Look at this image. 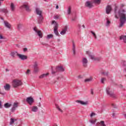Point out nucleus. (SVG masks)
I'll list each match as a JSON object with an SVG mask.
<instances>
[{"label":"nucleus","instance_id":"obj_1","mask_svg":"<svg viewBox=\"0 0 126 126\" xmlns=\"http://www.w3.org/2000/svg\"><path fill=\"white\" fill-rule=\"evenodd\" d=\"M125 12H126V10L124 9L122 10V11H118L119 16L120 18V24L119 25V27H122V26H124V24L126 22V14Z\"/></svg>","mask_w":126,"mask_h":126},{"label":"nucleus","instance_id":"obj_2","mask_svg":"<svg viewBox=\"0 0 126 126\" xmlns=\"http://www.w3.org/2000/svg\"><path fill=\"white\" fill-rule=\"evenodd\" d=\"M36 14L37 15H39L38 18V23H41L42 22L43 19H44V17H43V15H42V11L40 10V9L39 8H36L35 9Z\"/></svg>","mask_w":126,"mask_h":126},{"label":"nucleus","instance_id":"obj_3","mask_svg":"<svg viewBox=\"0 0 126 126\" xmlns=\"http://www.w3.org/2000/svg\"><path fill=\"white\" fill-rule=\"evenodd\" d=\"M21 85H22V82L21 81L18 80L13 81V86L14 88H16V87H18V86H20Z\"/></svg>","mask_w":126,"mask_h":126},{"label":"nucleus","instance_id":"obj_4","mask_svg":"<svg viewBox=\"0 0 126 126\" xmlns=\"http://www.w3.org/2000/svg\"><path fill=\"white\" fill-rule=\"evenodd\" d=\"M56 71H52V74H55L56 72H59V71H64V68L63 67V66H58L56 68Z\"/></svg>","mask_w":126,"mask_h":126},{"label":"nucleus","instance_id":"obj_5","mask_svg":"<svg viewBox=\"0 0 126 126\" xmlns=\"http://www.w3.org/2000/svg\"><path fill=\"white\" fill-rule=\"evenodd\" d=\"M106 93L107 95H109L110 97L112 98H116V94L110 91V87H107L106 88Z\"/></svg>","mask_w":126,"mask_h":126},{"label":"nucleus","instance_id":"obj_6","mask_svg":"<svg viewBox=\"0 0 126 126\" xmlns=\"http://www.w3.org/2000/svg\"><path fill=\"white\" fill-rule=\"evenodd\" d=\"M55 23V25L54 27V33L57 35V36H59V32L58 31V24L55 21H52V24H54Z\"/></svg>","mask_w":126,"mask_h":126},{"label":"nucleus","instance_id":"obj_7","mask_svg":"<svg viewBox=\"0 0 126 126\" xmlns=\"http://www.w3.org/2000/svg\"><path fill=\"white\" fill-rule=\"evenodd\" d=\"M26 101L31 106V105L34 103V99H33L31 96H30L27 98Z\"/></svg>","mask_w":126,"mask_h":126},{"label":"nucleus","instance_id":"obj_8","mask_svg":"<svg viewBox=\"0 0 126 126\" xmlns=\"http://www.w3.org/2000/svg\"><path fill=\"white\" fill-rule=\"evenodd\" d=\"M18 57H19V59H20L22 61L27 60L28 59L27 56H25L24 55L18 54Z\"/></svg>","mask_w":126,"mask_h":126},{"label":"nucleus","instance_id":"obj_9","mask_svg":"<svg viewBox=\"0 0 126 126\" xmlns=\"http://www.w3.org/2000/svg\"><path fill=\"white\" fill-rule=\"evenodd\" d=\"M82 63L83 66L86 67L87 66V63H88V60H87V59L83 58L82 60Z\"/></svg>","mask_w":126,"mask_h":126},{"label":"nucleus","instance_id":"obj_10","mask_svg":"<svg viewBox=\"0 0 126 126\" xmlns=\"http://www.w3.org/2000/svg\"><path fill=\"white\" fill-rule=\"evenodd\" d=\"M112 11V7L110 5H108L106 8V12L107 14H110V12Z\"/></svg>","mask_w":126,"mask_h":126},{"label":"nucleus","instance_id":"obj_11","mask_svg":"<svg viewBox=\"0 0 126 126\" xmlns=\"http://www.w3.org/2000/svg\"><path fill=\"white\" fill-rule=\"evenodd\" d=\"M4 26L6 27V28L8 29H11V25L9 24L7 21H4Z\"/></svg>","mask_w":126,"mask_h":126},{"label":"nucleus","instance_id":"obj_12","mask_svg":"<svg viewBox=\"0 0 126 126\" xmlns=\"http://www.w3.org/2000/svg\"><path fill=\"white\" fill-rule=\"evenodd\" d=\"M86 6L89 7V8H92L93 7V4L90 2L89 1H87L85 3Z\"/></svg>","mask_w":126,"mask_h":126},{"label":"nucleus","instance_id":"obj_13","mask_svg":"<svg viewBox=\"0 0 126 126\" xmlns=\"http://www.w3.org/2000/svg\"><path fill=\"white\" fill-rule=\"evenodd\" d=\"M89 57H90V59L91 60H93V61H100L101 58H95V57H94V55H89Z\"/></svg>","mask_w":126,"mask_h":126},{"label":"nucleus","instance_id":"obj_14","mask_svg":"<svg viewBox=\"0 0 126 126\" xmlns=\"http://www.w3.org/2000/svg\"><path fill=\"white\" fill-rule=\"evenodd\" d=\"M18 55H19V54H18L16 51L12 52L10 53V55L13 58H15V57H16V56H18Z\"/></svg>","mask_w":126,"mask_h":126},{"label":"nucleus","instance_id":"obj_15","mask_svg":"<svg viewBox=\"0 0 126 126\" xmlns=\"http://www.w3.org/2000/svg\"><path fill=\"white\" fill-rule=\"evenodd\" d=\"M22 7H24V8H25L27 11H31V9H30V8H29V6H28V5L24 4L22 6Z\"/></svg>","mask_w":126,"mask_h":126},{"label":"nucleus","instance_id":"obj_16","mask_svg":"<svg viewBox=\"0 0 126 126\" xmlns=\"http://www.w3.org/2000/svg\"><path fill=\"white\" fill-rule=\"evenodd\" d=\"M76 102L77 103H80L81 105H88V101L84 102L83 101H81V100H76Z\"/></svg>","mask_w":126,"mask_h":126},{"label":"nucleus","instance_id":"obj_17","mask_svg":"<svg viewBox=\"0 0 126 126\" xmlns=\"http://www.w3.org/2000/svg\"><path fill=\"white\" fill-rule=\"evenodd\" d=\"M95 126H106V125L105 124V122L104 121H100V123H97V124H95Z\"/></svg>","mask_w":126,"mask_h":126},{"label":"nucleus","instance_id":"obj_18","mask_svg":"<svg viewBox=\"0 0 126 126\" xmlns=\"http://www.w3.org/2000/svg\"><path fill=\"white\" fill-rule=\"evenodd\" d=\"M66 31H67V27H65L64 29L60 32V34L61 35H64L66 33Z\"/></svg>","mask_w":126,"mask_h":126},{"label":"nucleus","instance_id":"obj_19","mask_svg":"<svg viewBox=\"0 0 126 126\" xmlns=\"http://www.w3.org/2000/svg\"><path fill=\"white\" fill-rule=\"evenodd\" d=\"M120 40H123V42L126 44V35H121Z\"/></svg>","mask_w":126,"mask_h":126},{"label":"nucleus","instance_id":"obj_20","mask_svg":"<svg viewBox=\"0 0 126 126\" xmlns=\"http://www.w3.org/2000/svg\"><path fill=\"white\" fill-rule=\"evenodd\" d=\"M36 32L37 33L39 38H43V33L41 32V31H36Z\"/></svg>","mask_w":126,"mask_h":126},{"label":"nucleus","instance_id":"obj_21","mask_svg":"<svg viewBox=\"0 0 126 126\" xmlns=\"http://www.w3.org/2000/svg\"><path fill=\"white\" fill-rule=\"evenodd\" d=\"M4 88L5 90H6V91H8L10 90V85H9V84H6L5 86H4Z\"/></svg>","mask_w":126,"mask_h":126},{"label":"nucleus","instance_id":"obj_22","mask_svg":"<svg viewBox=\"0 0 126 126\" xmlns=\"http://www.w3.org/2000/svg\"><path fill=\"white\" fill-rule=\"evenodd\" d=\"M10 7L11 11H14L15 6H14V4H13V3H11Z\"/></svg>","mask_w":126,"mask_h":126},{"label":"nucleus","instance_id":"obj_23","mask_svg":"<svg viewBox=\"0 0 126 126\" xmlns=\"http://www.w3.org/2000/svg\"><path fill=\"white\" fill-rule=\"evenodd\" d=\"M32 112H36L38 111V107L37 106H33L32 109Z\"/></svg>","mask_w":126,"mask_h":126},{"label":"nucleus","instance_id":"obj_24","mask_svg":"<svg viewBox=\"0 0 126 126\" xmlns=\"http://www.w3.org/2000/svg\"><path fill=\"white\" fill-rule=\"evenodd\" d=\"M48 75H49V74L48 73H46V74H42V75L39 76V78H44V77H46V76H48Z\"/></svg>","mask_w":126,"mask_h":126},{"label":"nucleus","instance_id":"obj_25","mask_svg":"<svg viewBox=\"0 0 126 126\" xmlns=\"http://www.w3.org/2000/svg\"><path fill=\"white\" fill-rule=\"evenodd\" d=\"M72 50H73V55H75V44L73 42Z\"/></svg>","mask_w":126,"mask_h":126},{"label":"nucleus","instance_id":"obj_26","mask_svg":"<svg viewBox=\"0 0 126 126\" xmlns=\"http://www.w3.org/2000/svg\"><path fill=\"white\" fill-rule=\"evenodd\" d=\"M11 106V104L8 103H6L4 105V106L6 108H10Z\"/></svg>","mask_w":126,"mask_h":126},{"label":"nucleus","instance_id":"obj_27","mask_svg":"<svg viewBox=\"0 0 126 126\" xmlns=\"http://www.w3.org/2000/svg\"><path fill=\"white\" fill-rule=\"evenodd\" d=\"M92 79H93V78H92V77H90L89 78L86 79L85 80V82H90V81H92Z\"/></svg>","mask_w":126,"mask_h":126},{"label":"nucleus","instance_id":"obj_28","mask_svg":"<svg viewBox=\"0 0 126 126\" xmlns=\"http://www.w3.org/2000/svg\"><path fill=\"white\" fill-rule=\"evenodd\" d=\"M14 121H17L16 119H14L13 118H11L10 119V125H13L14 124Z\"/></svg>","mask_w":126,"mask_h":126},{"label":"nucleus","instance_id":"obj_29","mask_svg":"<svg viewBox=\"0 0 126 126\" xmlns=\"http://www.w3.org/2000/svg\"><path fill=\"white\" fill-rule=\"evenodd\" d=\"M71 13V7H69L67 10V14L69 15V14H70Z\"/></svg>","mask_w":126,"mask_h":126},{"label":"nucleus","instance_id":"obj_30","mask_svg":"<svg viewBox=\"0 0 126 126\" xmlns=\"http://www.w3.org/2000/svg\"><path fill=\"white\" fill-rule=\"evenodd\" d=\"M53 37H54V35H53V34H48L47 36V39H51V38H53Z\"/></svg>","mask_w":126,"mask_h":126},{"label":"nucleus","instance_id":"obj_31","mask_svg":"<svg viewBox=\"0 0 126 126\" xmlns=\"http://www.w3.org/2000/svg\"><path fill=\"white\" fill-rule=\"evenodd\" d=\"M55 106L56 108L58 109V110L60 111V112H61V113H63V110L61 109V108H60V106H59L58 104H56Z\"/></svg>","mask_w":126,"mask_h":126},{"label":"nucleus","instance_id":"obj_32","mask_svg":"<svg viewBox=\"0 0 126 126\" xmlns=\"http://www.w3.org/2000/svg\"><path fill=\"white\" fill-rule=\"evenodd\" d=\"M0 11L1 12H3L4 13H7V9H2Z\"/></svg>","mask_w":126,"mask_h":126},{"label":"nucleus","instance_id":"obj_33","mask_svg":"<svg viewBox=\"0 0 126 126\" xmlns=\"http://www.w3.org/2000/svg\"><path fill=\"white\" fill-rule=\"evenodd\" d=\"M13 107H14V108H17V107H18V102H14L13 105Z\"/></svg>","mask_w":126,"mask_h":126},{"label":"nucleus","instance_id":"obj_34","mask_svg":"<svg viewBox=\"0 0 126 126\" xmlns=\"http://www.w3.org/2000/svg\"><path fill=\"white\" fill-rule=\"evenodd\" d=\"M101 74H102L103 75H104V76H108V75H109V72H102L101 73Z\"/></svg>","mask_w":126,"mask_h":126},{"label":"nucleus","instance_id":"obj_35","mask_svg":"<svg viewBox=\"0 0 126 126\" xmlns=\"http://www.w3.org/2000/svg\"><path fill=\"white\" fill-rule=\"evenodd\" d=\"M96 119L94 120H91L90 121V123H91V124H92L93 125H95V123H96Z\"/></svg>","mask_w":126,"mask_h":126},{"label":"nucleus","instance_id":"obj_36","mask_svg":"<svg viewBox=\"0 0 126 126\" xmlns=\"http://www.w3.org/2000/svg\"><path fill=\"white\" fill-rule=\"evenodd\" d=\"M34 68V70H33V72H34V73H37V72H38V71H39V68Z\"/></svg>","mask_w":126,"mask_h":126},{"label":"nucleus","instance_id":"obj_37","mask_svg":"<svg viewBox=\"0 0 126 126\" xmlns=\"http://www.w3.org/2000/svg\"><path fill=\"white\" fill-rule=\"evenodd\" d=\"M94 3H100L101 0H94Z\"/></svg>","mask_w":126,"mask_h":126},{"label":"nucleus","instance_id":"obj_38","mask_svg":"<svg viewBox=\"0 0 126 126\" xmlns=\"http://www.w3.org/2000/svg\"><path fill=\"white\" fill-rule=\"evenodd\" d=\"M38 68V64L37 62H34V64L33 65V68Z\"/></svg>","mask_w":126,"mask_h":126},{"label":"nucleus","instance_id":"obj_39","mask_svg":"<svg viewBox=\"0 0 126 126\" xmlns=\"http://www.w3.org/2000/svg\"><path fill=\"white\" fill-rule=\"evenodd\" d=\"M91 33L94 35V37L95 39H97V36H96V34H95V32H93V31H91Z\"/></svg>","mask_w":126,"mask_h":126},{"label":"nucleus","instance_id":"obj_40","mask_svg":"<svg viewBox=\"0 0 126 126\" xmlns=\"http://www.w3.org/2000/svg\"><path fill=\"white\" fill-rule=\"evenodd\" d=\"M105 80H106V78H102L101 79V83L104 84V81H105Z\"/></svg>","mask_w":126,"mask_h":126},{"label":"nucleus","instance_id":"obj_41","mask_svg":"<svg viewBox=\"0 0 126 126\" xmlns=\"http://www.w3.org/2000/svg\"><path fill=\"white\" fill-rule=\"evenodd\" d=\"M96 114L94 112H92L91 115H90V117L91 118H92L93 117V116H95Z\"/></svg>","mask_w":126,"mask_h":126},{"label":"nucleus","instance_id":"obj_42","mask_svg":"<svg viewBox=\"0 0 126 126\" xmlns=\"http://www.w3.org/2000/svg\"><path fill=\"white\" fill-rule=\"evenodd\" d=\"M15 110H16V108L15 107H14L13 106L12 107L11 109V111L13 112H14V111H15Z\"/></svg>","mask_w":126,"mask_h":126},{"label":"nucleus","instance_id":"obj_43","mask_svg":"<svg viewBox=\"0 0 126 126\" xmlns=\"http://www.w3.org/2000/svg\"><path fill=\"white\" fill-rule=\"evenodd\" d=\"M110 23H111V22L109 20H107L106 22V26H109Z\"/></svg>","mask_w":126,"mask_h":126},{"label":"nucleus","instance_id":"obj_44","mask_svg":"<svg viewBox=\"0 0 126 126\" xmlns=\"http://www.w3.org/2000/svg\"><path fill=\"white\" fill-rule=\"evenodd\" d=\"M126 61H122V64H123V66H126Z\"/></svg>","mask_w":126,"mask_h":126},{"label":"nucleus","instance_id":"obj_45","mask_svg":"<svg viewBox=\"0 0 126 126\" xmlns=\"http://www.w3.org/2000/svg\"><path fill=\"white\" fill-rule=\"evenodd\" d=\"M29 72H30V70L28 69L27 72H26V74H29Z\"/></svg>","mask_w":126,"mask_h":126},{"label":"nucleus","instance_id":"obj_46","mask_svg":"<svg viewBox=\"0 0 126 126\" xmlns=\"http://www.w3.org/2000/svg\"><path fill=\"white\" fill-rule=\"evenodd\" d=\"M76 20V16H75L74 18H72V21H74V20Z\"/></svg>","mask_w":126,"mask_h":126},{"label":"nucleus","instance_id":"obj_47","mask_svg":"<svg viewBox=\"0 0 126 126\" xmlns=\"http://www.w3.org/2000/svg\"><path fill=\"white\" fill-rule=\"evenodd\" d=\"M55 19H59V16L57 15L54 17Z\"/></svg>","mask_w":126,"mask_h":126},{"label":"nucleus","instance_id":"obj_48","mask_svg":"<svg viewBox=\"0 0 126 126\" xmlns=\"http://www.w3.org/2000/svg\"><path fill=\"white\" fill-rule=\"evenodd\" d=\"M86 54H87V55H89V56L91 55H90V53L89 52V51H87V52H86Z\"/></svg>","mask_w":126,"mask_h":126},{"label":"nucleus","instance_id":"obj_49","mask_svg":"<svg viewBox=\"0 0 126 126\" xmlns=\"http://www.w3.org/2000/svg\"><path fill=\"white\" fill-rule=\"evenodd\" d=\"M91 93L92 95H93L94 94V92H93V90H91Z\"/></svg>","mask_w":126,"mask_h":126},{"label":"nucleus","instance_id":"obj_50","mask_svg":"<svg viewBox=\"0 0 126 126\" xmlns=\"http://www.w3.org/2000/svg\"><path fill=\"white\" fill-rule=\"evenodd\" d=\"M0 108H2V105H1V101H0Z\"/></svg>","mask_w":126,"mask_h":126},{"label":"nucleus","instance_id":"obj_51","mask_svg":"<svg viewBox=\"0 0 126 126\" xmlns=\"http://www.w3.org/2000/svg\"><path fill=\"white\" fill-rule=\"evenodd\" d=\"M27 50H28L27 48H24L23 51H24V52H27Z\"/></svg>","mask_w":126,"mask_h":126},{"label":"nucleus","instance_id":"obj_52","mask_svg":"<svg viewBox=\"0 0 126 126\" xmlns=\"http://www.w3.org/2000/svg\"><path fill=\"white\" fill-rule=\"evenodd\" d=\"M0 39H3V36L1 34H0Z\"/></svg>","mask_w":126,"mask_h":126},{"label":"nucleus","instance_id":"obj_53","mask_svg":"<svg viewBox=\"0 0 126 126\" xmlns=\"http://www.w3.org/2000/svg\"><path fill=\"white\" fill-rule=\"evenodd\" d=\"M115 18H119V17L118 16V15H117V14H115Z\"/></svg>","mask_w":126,"mask_h":126},{"label":"nucleus","instance_id":"obj_54","mask_svg":"<svg viewBox=\"0 0 126 126\" xmlns=\"http://www.w3.org/2000/svg\"><path fill=\"white\" fill-rule=\"evenodd\" d=\"M20 27H21L20 25H18V29H20Z\"/></svg>","mask_w":126,"mask_h":126},{"label":"nucleus","instance_id":"obj_55","mask_svg":"<svg viewBox=\"0 0 126 126\" xmlns=\"http://www.w3.org/2000/svg\"><path fill=\"white\" fill-rule=\"evenodd\" d=\"M0 94L1 95H4V93H2L0 92Z\"/></svg>","mask_w":126,"mask_h":126},{"label":"nucleus","instance_id":"obj_56","mask_svg":"<svg viewBox=\"0 0 126 126\" xmlns=\"http://www.w3.org/2000/svg\"><path fill=\"white\" fill-rule=\"evenodd\" d=\"M115 113H113V115H112V117L113 118H114L115 117Z\"/></svg>","mask_w":126,"mask_h":126},{"label":"nucleus","instance_id":"obj_57","mask_svg":"<svg viewBox=\"0 0 126 126\" xmlns=\"http://www.w3.org/2000/svg\"><path fill=\"white\" fill-rule=\"evenodd\" d=\"M56 9H59V5H57L56 6Z\"/></svg>","mask_w":126,"mask_h":126},{"label":"nucleus","instance_id":"obj_58","mask_svg":"<svg viewBox=\"0 0 126 126\" xmlns=\"http://www.w3.org/2000/svg\"><path fill=\"white\" fill-rule=\"evenodd\" d=\"M112 106H113V108H116V107L115 106V104H112Z\"/></svg>","mask_w":126,"mask_h":126},{"label":"nucleus","instance_id":"obj_59","mask_svg":"<svg viewBox=\"0 0 126 126\" xmlns=\"http://www.w3.org/2000/svg\"><path fill=\"white\" fill-rule=\"evenodd\" d=\"M33 30H34V31H35V32H36V31H37V30H36V28H34L33 29Z\"/></svg>","mask_w":126,"mask_h":126},{"label":"nucleus","instance_id":"obj_60","mask_svg":"<svg viewBox=\"0 0 126 126\" xmlns=\"http://www.w3.org/2000/svg\"><path fill=\"white\" fill-rule=\"evenodd\" d=\"M82 27H83V28H85V26H84V25H83L82 26Z\"/></svg>","mask_w":126,"mask_h":126},{"label":"nucleus","instance_id":"obj_61","mask_svg":"<svg viewBox=\"0 0 126 126\" xmlns=\"http://www.w3.org/2000/svg\"><path fill=\"white\" fill-rule=\"evenodd\" d=\"M124 117H125V119H126V114H124Z\"/></svg>","mask_w":126,"mask_h":126},{"label":"nucleus","instance_id":"obj_62","mask_svg":"<svg viewBox=\"0 0 126 126\" xmlns=\"http://www.w3.org/2000/svg\"><path fill=\"white\" fill-rule=\"evenodd\" d=\"M0 19H1L2 20H3V18L1 17Z\"/></svg>","mask_w":126,"mask_h":126},{"label":"nucleus","instance_id":"obj_63","mask_svg":"<svg viewBox=\"0 0 126 126\" xmlns=\"http://www.w3.org/2000/svg\"><path fill=\"white\" fill-rule=\"evenodd\" d=\"M0 5H1V2L0 0Z\"/></svg>","mask_w":126,"mask_h":126},{"label":"nucleus","instance_id":"obj_64","mask_svg":"<svg viewBox=\"0 0 126 126\" xmlns=\"http://www.w3.org/2000/svg\"><path fill=\"white\" fill-rule=\"evenodd\" d=\"M6 71H8V69H6Z\"/></svg>","mask_w":126,"mask_h":126}]
</instances>
